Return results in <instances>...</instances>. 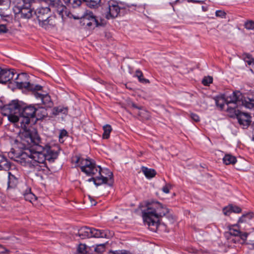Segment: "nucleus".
Returning <instances> with one entry per match:
<instances>
[{"mask_svg":"<svg viewBox=\"0 0 254 254\" xmlns=\"http://www.w3.org/2000/svg\"><path fill=\"white\" fill-rule=\"evenodd\" d=\"M103 129L104 132L102 134L103 139H108L110 137V133L112 131V128L111 125L107 124L103 126Z\"/></svg>","mask_w":254,"mask_h":254,"instance_id":"nucleus-24","label":"nucleus"},{"mask_svg":"<svg viewBox=\"0 0 254 254\" xmlns=\"http://www.w3.org/2000/svg\"><path fill=\"white\" fill-rule=\"evenodd\" d=\"M243 59L249 65H251L254 63V58L252 55L249 53H244L242 55Z\"/></svg>","mask_w":254,"mask_h":254,"instance_id":"nucleus-28","label":"nucleus"},{"mask_svg":"<svg viewBox=\"0 0 254 254\" xmlns=\"http://www.w3.org/2000/svg\"><path fill=\"white\" fill-rule=\"evenodd\" d=\"M91 248L85 244H80L77 250V254H92L90 252Z\"/></svg>","mask_w":254,"mask_h":254,"instance_id":"nucleus-20","label":"nucleus"},{"mask_svg":"<svg viewBox=\"0 0 254 254\" xmlns=\"http://www.w3.org/2000/svg\"><path fill=\"white\" fill-rule=\"evenodd\" d=\"M142 211L144 222L149 227H155L151 228L155 231L159 226L160 218L169 214V209L158 201H151L146 203L145 208Z\"/></svg>","mask_w":254,"mask_h":254,"instance_id":"nucleus-3","label":"nucleus"},{"mask_svg":"<svg viewBox=\"0 0 254 254\" xmlns=\"http://www.w3.org/2000/svg\"><path fill=\"white\" fill-rule=\"evenodd\" d=\"M175 193L173 192V193H172V196H175Z\"/></svg>","mask_w":254,"mask_h":254,"instance_id":"nucleus-55","label":"nucleus"},{"mask_svg":"<svg viewBox=\"0 0 254 254\" xmlns=\"http://www.w3.org/2000/svg\"><path fill=\"white\" fill-rule=\"evenodd\" d=\"M87 5L90 8H96L99 5L101 0H84Z\"/></svg>","mask_w":254,"mask_h":254,"instance_id":"nucleus-30","label":"nucleus"},{"mask_svg":"<svg viewBox=\"0 0 254 254\" xmlns=\"http://www.w3.org/2000/svg\"><path fill=\"white\" fill-rule=\"evenodd\" d=\"M17 86L19 88H26L31 90L33 94L37 99H40L41 103L46 107H51L53 105V102L51 101V97L48 94H42L39 93L41 91L43 87L38 84H31L29 82H19L16 81Z\"/></svg>","mask_w":254,"mask_h":254,"instance_id":"nucleus-6","label":"nucleus"},{"mask_svg":"<svg viewBox=\"0 0 254 254\" xmlns=\"http://www.w3.org/2000/svg\"><path fill=\"white\" fill-rule=\"evenodd\" d=\"M180 0H174V1L177 3ZM189 1H192L195 3H202L204 0H188Z\"/></svg>","mask_w":254,"mask_h":254,"instance_id":"nucleus-47","label":"nucleus"},{"mask_svg":"<svg viewBox=\"0 0 254 254\" xmlns=\"http://www.w3.org/2000/svg\"><path fill=\"white\" fill-rule=\"evenodd\" d=\"M190 117L192 119V120H193L196 122H199L200 120L199 116L197 115L194 113H191L190 114Z\"/></svg>","mask_w":254,"mask_h":254,"instance_id":"nucleus-44","label":"nucleus"},{"mask_svg":"<svg viewBox=\"0 0 254 254\" xmlns=\"http://www.w3.org/2000/svg\"><path fill=\"white\" fill-rule=\"evenodd\" d=\"M67 136V132L65 129L61 130L59 134V141L61 143L64 142L63 137Z\"/></svg>","mask_w":254,"mask_h":254,"instance_id":"nucleus-34","label":"nucleus"},{"mask_svg":"<svg viewBox=\"0 0 254 254\" xmlns=\"http://www.w3.org/2000/svg\"><path fill=\"white\" fill-rule=\"evenodd\" d=\"M88 197L90 200L91 205H95L96 204V202H95V200L93 199H92L90 195H89Z\"/></svg>","mask_w":254,"mask_h":254,"instance_id":"nucleus-50","label":"nucleus"},{"mask_svg":"<svg viewBox=\"0 0 254 254\" xmlns=\"http://www.w3.org/2000/svg\"><path fill=\"white\" fill-rule=\"evenodd\" d=\"M12 170L8 172V189H15L18 184V177L19 175L16 174H13Z\"/></svg>","mask_w":254,"mask_h":254,"instance_id":"nucleus-16","label":"nucleus"},{"mask_svg":"<svg viewBox=\"0 0 254 254\" xmlns=\"http://www.w3.org/2000/svg\"><path fill=\"white\" fill-rule=\"evenodd\" d=\"M131 106L132 108L137 109L139 110H141L142 108L141 107H138L135 104L133 103H131Z\"/></svg>","mask_w":254,"mask_h":254,"instance_id":"nucleus-49","label":"nucleus"},{"mask_svg":"<svg viewBox=\"0 0 254 254\" xmlns=\"http://www.w3.org/2000/svg\"><path fill=\"white\" fill-rule=\"evenodd\" d=\"M213 81V78L211 76L204 77L202 80V83L205 86H208Z\"/></svg>","mask_w":254,"mask_h":254,"instance_id":"nucleus-32","label":"nucleus"},{"mask_svg":"<svg viewBox=\"0 0 254 254\" xmlns=\"http://www.w3.org/2000/svg\"><path fill=\"white\" fill-rule=\"evenodd\" d=\"M245 27L249 30L254 29V21H248L245 23Z\"/></svg>","mask_w":254,"mask_h":254,"instance_id":"nucleus-36","label":"nucleus"},{"mask_svg":"<svg viewBox=\"0 0 254 254\" xmlns=\"http://www.w3.org/2000/svg\"><path fill=\"white\" fill-rule=\"evenodd\" d=\"M229 233L232 236H238L241 234V231L237 229L231 228L229 229Z\"/></svg>","mask_w":254,"mask_h":254,"instance_id":"nucleus-33","label":"nucleus"},{"mask_svg":"<svg viewBox=\"0 0 254 254\" xmlns=\"http://www.w3.org/2000/svg\"><path fill=\"white\" fill-rule=\"evenodd\" d=\"M231 209V208L230 207V205L224 207L223 209V212L224 214L226 216L229 215L232 212Z\"/></svg>","mask_w":254,"mask_h":254,"instance_id":"nucleus-37","label":"nucleus"},{"mask_svg":"<svg viewBox=\"0 0 254 254\" xmlns=\"http://www.w3.org/2000/svg\"><path fill=\"white\" fill-rule=\"evenodd\" d=\"M216 105L221 110L224 108L225 104H226V96L224 94L217 96L214 98Z\"/></svg>","mask_w":254,"mask_h":254,"instance_id":"nucleus-18","label":"nucleus"},{"mask_svg":"<svg viewBox=\"0 0 254 254\" xmlns=\"http://www.w3.org/2000/svg\"><path fill=\"white\" fill-rule=\"evenodd\" d=\"M14 165L8 159L2 155L0 154V170L10 171Z\"/></svg>","mask_w":254,"mask_h":254,"instance_id":"nucleus-17","label":"nucleus"},{"mask_svg":"<svg viewBox=\"0 0 254 254\" xmlns=\"http://www.w3.org/2000/svg\"><path fill=\"white\" fill-rule=\"evenodd\" d=\"M142 172L148 179H151L155 177L156 172L154 169H149L146 167H142L141 168Z\"/></svg>","mask_w":254,"mask_h":254,"instance_id":"nucleus-21","label":"nucleus"},{"mask_svg":"<svg viewBox=\"0 0 254 254\" xmlns=\"http://www.w3.org/2000/svg\"><path fill=\"white\" fill-rule=\"evenodd\" d=\"M241 97V93L239 91L233 92L231 95L226 97V105H227L226 110L228 113H230L231 111H229V109L233 107L234 110H237L238 102H240Z\"/></svg>","mask_w":254,"mask_h":254,"instance_id":"nucleus-14","label":"nucleus"},{"mask_svg":"<svg viewBox=\"0 0 254 254\" xmlns=\"http://www.w3.org/2000/svg\"><path fill=\"white\" fill-rule=\"evenodd\" d=\"M67 108H65L62 106L54 107L52 110V114L55 115H59L60 113L66 114L67 113Z\"/></svg>","mask_w":254,"mask_h":254,"instance_id":"nucleus-23","label":"nucleus"},{"mask_svg":"<svg viewBox=\"0 0 254 254\" xmlns=\"http://www.w3.org/2000/svg\"><path fill=\"white\" fill-rule=\"evenodd\" d=\"M26 77V75L24 73L16 74L14 69L0 67V83L5 84L13 79H14L15 83H16V81L22 82L20 80ZM16 84H17V83Z\"/></svg>","mask_w":254,"mask_h":254,"instance_id":"nucleus-11","label":"nucleus"},{"mask_svg":"<svg viewBox=\"0 0 254 254\" xmlns=\"http://www.w3.org/2000/svg\"><path fill=\"white\" fill-rule=\"evenodd\" d=\"M251 66L250 67V70L253 73H254V63L252 64Z\"/></svg>","mask_w":254,"mask_h":254,"instance_id":"nucleus-53","label":"nucleus"},{"mask_svg":"<svg viewBox=\"0 0 254 254\" xmlns=\"http://www.w3.org/2000/svg\"><path fill=\"white\" fill-rule=\"evenodd\" d=\"M5 116H7L8 120L13 123H15L17 122H18L19 121L20 122L21 121V118H19L17 115H16V114H3Z\"/></svg>","mask_w":254,"mask_h":254,"instance_id":"nucleus-29","label":"nucleus"},{"mask_svg":"<svg viewBox=\"0 0 254 254\" xmlns=\"http://www.w3.org/2000/svg\"><path fill=\"white\" fill-rule=\"evenodd\" d=\"M143 112H145V111L140 112L138 113V115L141 116V115L143 113Z\"/></svg>","mask_w":254,"mask_h":254,"instance_id":"nucleus-54","label":"nucleus"},{"mask_svg":"<svg viewBox=\"0 0 254 254\" xmlns=\"http://www.w3.org/2000/svg\"><path fill=\"white\" fill-rule=\"evenodd\" d=\"M105 246L104 244L98 245L95 248H94L95 252L98 253H101L105 251Z\"/></svg>","mask_w":254,"mask_h":254,"instance_id":"nucleus-35","label":"nucleus"},{"mask_svg":"<svg viewBox=\"0 0 254 254\" xmlns=\"http://www.w3.org/2000/svg\"><path fill=\"white\" fill-rule=\"evenodd\" d=\"M24 5H22L21 3L17 4L15 6V9L14 10L16 11V9L17 10L16 12L20 14L21 18L29 19L32 16L33 8H32V6L27 7Z\"/></svg>","mask_w":254,"mask_h":254,"instance_id":"nucleus-15","label":"nucleus"},{"mask_svg":"<svg viewBox=\"0 0 254 254\" xmlns=\"http://www.w3.org/2000/svg\"><path fill=\"white\" fill-rule=\"evenodd\" d=\"M109 254H131L129 252L126 251H116L115 252H110Z\"/></svg>","mask_w":254,"mask_h":254,"instance_id":"nucleus-41","label":"nucleus"},{"mask_svg":"<svg viewBox=\"0 0 254 254\" xmlns=\"http://www.w3.org/2000/svg\"><path fill=\"white\" fill-rule=\"evenodd\" d=\"M24 142L21 143L25 150L18 158L17 161L22 166L27 167L33 171L40 172L47 168L46 160L53 162L59 155V149L57 150L41 141L38 134L30 137L28 132L22 134Z\"/></svg>","mask_w":254,"mask_h":254,"instance_id":"nucleus-1","label":"nucleus"},{"mask_svg":"<svg viewBox=\"0 0 254 254\" xmlns=\"http://www.w3.org/2000/svg\"><path fill=\"white\" fill-rule=\"evenodd\" d=\"M36 111V107L34 106L30 105L26 106L22 103L20 116H21L20 127L21 129L19 132V137L20 142H24V139L22 136V134L28 132L30 134L31 138L34 136V134H38L37 131L33 127H30V119L34 118V114Z\"/></svg>","mask_w":254,"mask_h":254,"instance_id":"nucleus-4","label":"nucleus"},{"mask_svg":"<svg viewBox=\"0 0 254 254\" xmlns=\"http://www.w3.org/2000/svg\"><path fill=\"white\" fill-rule=\"evenodd\" d=\"M105 17L107 19H114L120 15L125 7L121 3L113 0H106L102 5Z\"/></svg>","mask_w":254,"mask_h":254,"instance_id":"nucleus-7","label":"nucleus"},{"mask_svg":"<svg viewBox=\"0 0 254 254\" xmlns=\"http://www.w3.org/2000/svg\"><path fill=\"white\" fill-rule=\"evenodd\" d=\"M17 1V4L21 3L22 5H25V6H32L33 3H34V0H15Z\"/></svg>","mask_w":254,"mask_h":254,"instance_id":"nucleus-31","label":"nucleus"},{"mask_svg":"<svg viewBox=\"0 0 254 254\" xmlns=\"http://www.w3.org/2000/svg\"><path fill=\"white\" fill-rule=\"evenodd\" d=\"M76 236L81 239L90 238H107L108 237L107 231L101 230L88 227H83L78 229Z\"/></svg>","mask_w":254,"mask_h":254,"instance_id":"nucleus-10","label":"nucleus"},{"mask_svg":"<svg viewBox=\"0 0 254 254\" xmlns=\"http://www.w3.org/2000/svg\"><path fill=\"white\" fill-rule=\"evenodd\" d=\"M230 116L232 118H236L240 126L244 128H247L251 123V116L247 113H244L239 110H234L233 107L229 109Z\"/></svg>","mask_w":254,"mask_h":254,"instance_id":"nucleus-12","label":"nucleus"},{"mask_svg":"<svg viewBox=\"0 0 254 254\" xmlns=\"http://www.w3.org/2000/svg\"><path fill=\"white\" fill-rule=\"evenodd\" d=\"M34 117L37 120H41L47 115L46 110L45 108L38 106L36 107V111L35 112Z\"/></svg>","mask_w":254,"mask_h":254,"instance_id":"nucleus-19","label":"nucleus"},{"mask_svg":"<svg viewBox=\"0 0 254 254\" xmlns=\"http://www.w3.org/2000/svg\"><path fill=\"white\" fill-rule=\"evenodd\" d=\"M9 0H0V5H8Z\"/></svg>","mask_w":254,"mask_h":254,"instance_id":"nucleus-48","label":"nucleus"},{"mask_svg":"<svg viewBox=\"0 0 254 254\" xmlns=\"http://www.w3.org/2000/svg\"><path fill=\"white\" fill-rule=\"evenodd\" d=\"M223 161L227 165L234 164L237 162V159L234 156L230 154H226L223 158Z\"/></svg>","mask_w":254,"mask_h":254,"instance_id":"nucleus-22","label":"nucleus"},{"mask_svg":"<svg viewBox=\"0 0 254 254\" xmlns=\"http://www.w3.org/2000/svg\"><path fill=\"white\" fill-rule=\"evenodd\" d=\"M135 77H136L138 81L142 83H149V81L148 79L144 78L143 77V73L142 71L139 69L136 70L135 71V73L134 75Z\"/></svg>","mask_w":254,"mask_h":254,"instance_id":"nucleus-26","label":"nucleus"},{"mask_svg":"<svg viewBox=\"0 0 254 254\" xmlns=\"http://www.w3.org/2000/svg\"><path fill=\"white\" fill-rule=\"evenodd\" d=\"M173 189V185L170 184H166V185L162 188V190H170Z\"/></svg>","mask_w":254,"mask_h":254,"instance_id":"nucleus-42","label":"nucleus"},{"mask_svg":"<svg viewBox=\"0 0 254 254\" xmlns=\"http://www.w3.org/2000/svg\"><path fill=\"white\" fill-rule=\"evenodd\" d=\"M51 9H53L50 6L49 7H39L35 11L40 25L45 29L49 28V26L56 25L55 18L50 16ZM55 12L56 11L53 10Z\"/></svg>","mask_w":254,"mask_h":254,"instance_id":"nucleus-8","label":"nucleus"},{"mask_svg":"<svg viewBox=\"0 0 254 254\" xmlns=\"http://www.w3.org/2000/svg\"><path fill=\"white\" fill-rule=\"evenodd\" d=\"M230 206L231 208V210H232V212L239 213L242 211L241 208L239 206H233V205H230Z\"/></svg>","mask_w":254,"mask_h":254,"instance_id":"nucleus-38","label":"nucleus"},{"mask_svg":"<svg viewBox=\"0 0 254 254\" xmlns=\"http://www.w3.org/2000/svg\"><path fill=\"white\" fill-rule=\"evenodd\" d=\"M254 216V214L252 212H249L246 214H243L239 219L238 223L247 222L252 219Z\"/></svg>","mask_w":254,"mask_h":254,"instance_id":"nucleus-27","label":"nucleus"},{"mask_svg":"<svg viewBox=\"0 0 254 254\" xmlns=\"http://www.w3.org/2000/svg\"><path fill=\"white\" fill-rule=\"evenodd\" d=\"M8 31V29L7 28L5 25L4 24H0V34L6 33Z\"/></svg>","mask_w":254,"mask_h":254,"instance_id":"nucleus-40","label":"nucleus"},{"mask_svg":"<svg viewBox=\"0 0 254 254\" xmlns=\"http://www.w3.org/2000/svg\"><path fill=\"white\" fill-rule=\"evenodd\" d=\"M246 244L249 246L248 248L250 249H254V240L249 241L248 242H247Z\"/></svg>","mask_w":254,"mask_h":254,"instance_id":"nucleus-46","label":"nucleus"},{"mask_svg":"<svg viewBox=\"0 0 254 254\" xmlns=\"http://www.w3.org/2000/svg\"><path fill=\"white\" fill-rule=\"evenodd\" d=\"M170 192V191H161V194H160V195L161 196L162 199H169V196H168V194Z\"/></svg>","mask_w":254,"mask_h":254,"instance_id":"nucleus-43","label":"nucleus"},{"mask_svg":"<svg viewBox=\"0 0 254 254\" xmlns=\"http://www.w3.org/2000/svg\"><path fill=\"white\" fill-rule=\"evenodd\" d=\"M248 234L247 233L244 232L242 233L241 232V234L239 235V237L243 240L245 241L246 240L248 237Z\"/></svg>","mask_w":254,"mask_h":254,"instance_id":"nucleus-45","label":"nucleus"},{"mask_svg":"<svg viewBox=\"0 0 254 254\" xmlns=\"http://www.w3.org/2000/svg\"><path fill=\"white\" fill-rule=\"evenodd\" d=\"M226 13L225 11L221 10H216L215 12V15L217 17H220L221 18L225 17Z\"/></svg>","mask_w":254,"mask_h":254,"instance_id":"nucleus-39","label":"nucleus"},{"mask_svg":"<svg viewBox=\"0 0 254 254\" xmlns=\"http://www.w3.org/2000/svg\"><path fill=\"white\" fill-rule=\"evenodd\" d=\"M12 172L13 174H16L18 175L17 170V169H16L15 166L14 167H12Z\"/></svg>","mask_w":254,"mask_h":254,"instance_id":"nucleus-52","label":"nucleus"},{"mask_svg":"<svg viewBox=\"0 0 254 254\" xmlns=\"http://www.w3.org/2000/svg\"><path fill=\"white\" fill-rule=\"evenodd\" d=\"M80 24L89 29L98 26H104L106 21L103 18L97 17L92 11H86L80 18Z\"/></svg>","mask_w":254,"mask_h":254,"instance_id":"nucleus-9","label":"nucleus"},{"mask_svg":"<svg viewBox=\"0 0 254 254\" xmlns=\"http://www.w3.org/2000/svg\"><path fill=\"white\" fill-rule=\"evenodd\" d=\"M88 197L90 200L91 205H95L96 204V202H95V200L93 199H92L90 195H89Z\"/></svg>","mask_w":254,"mask_h":254,"instance_id":"nucleus-51","label":"nucleus"},{"mask_svg":"<svg viewBox=\"0 0 254 254\" xmlns=\"http://www.w3.org/2000/svg\"><path fill=\"white\" fill-rule=\"evenodd\" d=\"M22 102L18 100H14L11 101L8 104L5 105L2 108L3 114H17L20 115Z\"/></svg>","mask_w":254,"mask_h":254,"instance_id":"nucleus-13","label":"nucleus"},{"mask_svg":"<svg viewBox=\"0 0 254 254\" xmlns=\"http://www.w3.org/2000/svg\"><path fill=\"white\" fill-rule=\"evenodd\" d=\"M81 2V0H50V6L64 20L67 17L71 18L72 14L67 10L63 3L75 8L80 5Z\"/></svg>","mask_w":254,"mask_h":254,"instance_id":"nucleus-5","label":"nucleus"},{"mask_svg":"<svg viewBox=\"0 0 254 254\" xmlns=\"http://www.w3.org/2000/svg\"><path fill=\"white\" fill-rule=\"evenodd\" d=\"M71 163L75 166H79L81 171L88 176H92L94 184L96 186L107 184L112 186L113 179L111 177L113 174L110 173V178L104 177L102 175V169L100 166L96 164L95 161L89 158H83L79 155H75L71 158Z\"/></svg>","mask_w":254,"mask_h":254,"instance_id":"nucleus-2","label":"nucleus"},{"mask_svg":"<svg viewBox=\"0 0 254 254\" xmlns=\"http://www.w3.org/2000/svg\"><path fill=\"white\" fill-rule=\"evenodd\" d=\"M26 200L33 202L37 200V196L32 193V191H25L23 194Z\"/></svg>","mask_w":254,"mask_h":254,"instance_id":"nucleus-25","label":"nucleus"}]
</instances>
